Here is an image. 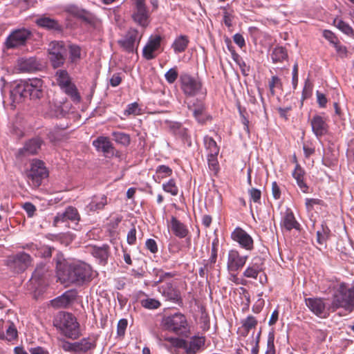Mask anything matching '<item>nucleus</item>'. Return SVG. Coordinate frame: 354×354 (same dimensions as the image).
Here are the masks:
<instances>
[{"label":"nucleus","mask_w":354,"mask_h":354,"mask_svg":"<svg viewBox=\"0 0 354 354\" xmlns=\"http://www.w3.org/2000/svg\"><path fill=\"white\" fill-rule=\"evenodd\" d=\"M43 95V82L38 78L18 84L10 92V97L15 103H19L26 97L31 100L40 99Z\"/></svg>","instance_id":"nucleus-1"},{"label":"nucleus","mask_w":354,"mask_h":354,"mask_svg":"<svg viewBox=\"0 0 354 354\" xmlns=\"http://www.w3.org/2000/svg\"><path fill=\"white\" fill-rule=\"evenodd\" d=\"M92 269L86 263L73 264L59 271V278L64 282L81 284L92 278Z\"/></svg>","instance_id":"nucleus-2"},{"label":"nucleus","mask_w":354,"mask_h":354,"mask_svg":"<svg viewBox=\"0 0 354 354\" xmlns=\"http://www.w3.org/2000/svg\"><path fill=\"white\" fill-rule=\"evenodd\" d=\"M54 326L68 338L75 339L80 336L79 324L71 313H59L54 320Z\"/></svg>","instance_id":"nucleus-3"},{"label":"nucleus","mask_w":354,"mask_h":354,"mask_svg":"<svg viewBox=\"0 0 354 354\" xmlns=\"http://www.w3.org/2000/svg\"><path fill=\"white\" fill-rule=\"evenodd\" d=\"M334 308H344L352 310L354 307V286L348 287L345 283L339 285L333 300Z\"/></svg>","instance_id":"nucleus-4"},{"label":"nucleus","mask_w":354,"mask_h":354,"mask_svg":"<svg viewBox=\"0 0 354 354\" xmlns=\"http://www.w3.org/2000/svg\"><path fill=\"white\" fill-rule=\"evenodd\" d=\"M68 48L63 41H54L48 47L49 60L54 68L61 67L65 62Z\"/></svg>","instance_id":"nucleus-5"},{"label":"nucleus","mask_w":354,"mask_h":354,"mask_svg":"<svg viewBox=\"0 0 354 354\" xmlns=\"http://www.w3.org/2000/svg\"><path fill=\"white\" fill-rule=\"evenodd\" d=\"M32 262L31 256L24 252L10 255L6 260L7 266L17 273L24 272L32 264Z\"/></svg>","instance_id":"nucleus-6"},{"label":"nucleus","mask_w":354,"mask_h":354,"mask_svg":"<svg viewBox=\"0 0 354 354\" xmlns=\"http://www.w3.org/2000/svg\"><path fill=\"white\" fill-rule=\"evenodd\" d=\"M32 36V32L26 28L16 29L6 38L5 46L8 49L24 46Z\"/></svg>","instance_id":"nucleus-7"},{"label":"nucleus","mask_w":354,"mask_h":354,"mask_svg":"<svg viewBox=\"0 0 354 354\" xmlns=\"http://www.w3.org/2000/svg\"><path fill=\"white\" fill-rule=\"evenodd\" d=\"M27 176L28 179L31 180L32 187H38L40 186L43 179L48 176V171L44 162L40 160H33Z\"/></svg>","instance_id":"nucleus-8"},{"label":"nucleus","mask_w":354,"mask_h":354,"mask_svg":"<svg viewBox=\"0 0 354 354\" xmlns=\"http://www.w3.org/2000/svg\"><path fill=\"white\" fill-rule=\"evenodd\" d=\"M162 323L166 329L177 334L182 333V330L185 329L187 325L185 315L180 313L165 317Z\"/></svg>","instance_id":"nucleus-9"},{"label":"nucleus","mask_w":354,"mask_h":354,"mask_svg":"<svg viewBox=\"0 0 354 354\" xmlns=\"http://www.w3.org/2000/svg\"><path fill=\"white\" fill-rule=\"evenodd\" d=\"M141 39L138 31L133 28H130L127 33L118 40L119 46L126 52L133 53L137 51L138 44Z\"/></svg>","instance_id":"nucleus-10"},{"label":"nucleus","mask_w":354,"mask_h":354,"mask_svg":"<svg viewBox=\"0 0 354 354\" xmlns=\"http://www.w3.org/2000/svg\"><path fill=\"white\" fill-rule=\"evenodd\" d=\"M165 340L171 344L174 347L187 348V354H195L205 344L203 337H197L190 342L187 347V342L178 337H166Z\"/></svg>","instance_id":"nucleus-11"},{"label":"nucleus","mask_w":354,"mask_h":354,"mask_svg":"<svg viewBox=\"0 0 354 354\" xmlns=\"http://www.w3.org/2000/svg\"><path fill=\"white\" fill-rule=\"evenodd\" d=\"M80 221V215L77 209L72 206L67 207L64 211L58 212L53 219V225L57 227L61 223L71 221L75 225Z\"/></svg>","instance_id":"nucleus-12"},{"label":"nucleus","mask_w":354,"mask_h":354,"mask_svg":"<svg viewBox=\"0 0 354 354\" xmlns=\"http://www.w3.org/2000/svg\"><path fill=\"white\" fill-rule=\"evenodd\" d=\"M133 21L142 27H147L149 24V12L145 0H135V8L132 14Z\"/></svg>","instance_id":"nucleus-13"},{"label":"nucleus","mask_w":354,"mask_h":354,"mask_svg":"<svg viewBox=\"0 0 354 354\" xmlns=\"http://www.w3.org/2000/svg\"><path fill=\"white\" fill-rule=\"evenodd\" d=\"M93 145L97 151L102 152L106 158L118 156V151L115 149L113 143L108 137H97L93 141Z\"/></svg>","instance_id":"nucleus-14"},{"label":"nucleus","mask_w":354,"mask_h":354,"mask_svg":"<svg viewBox=\"0 0 354 354\" xmlns=\"http://www.w3.org/2000/svg\"><path fill=\"white\" fill-rule=\"evenodd\" d=\"M248 256L240 255L236 250H231L227 256V268L230 272H235L241 268L245 263Z\"/></svg>","instance_id":"nucleus-15"},{"label":"nucleus","mask_w":354,"mask_h":354,"mask_svg":"<svg viewBox=\"0 0 354 354\" xmlns=\"http://www.w3.org/2000/svg\"><path fill=\"white\" fill-rule=\"evenodd\" d=\"M180 81L182 89L187 95H195L201 88V82L187 74L182 75Z\"/></svg>","instance_id":"nucleus-16"},{"label":"nucleus","mask_w":354,"mask_h":354,"mask_svg":"<svg viewBox=\"0 0 354 354\" xmlns=\"http://www.w3.org/2000/svg\"><path fill=\"white\" fill-rule=\"evenodd\" d=\"M232 239L237 242L241 248L251 250L253 248V239L245 230L236 227L231 234Z\"/></svg>","instance_id":"nucleus-17"},{"label":"nucleus","mask_w":354,"mask_h":354,"mask_svg":"<svg viewBox=\"0 0 354 354\" xmlns=\"http://www.w3.org/2000/svg\"><path fill=\"white\" fill-rule=\"evenodd\" d=\"M162 37L160 35L151 37L142 50V56L147 60H151L156 57V52L160 47Z\"/></svg>","instance_id":"nucleus-18"},{"label":"nucleus","mask_w":354,"mask_h":354,"mask_svg":"<svg viewBox=\"0 0 354 354\" xmlns=\"http://www.w3.org/2000/svg\"><path fill=\"white\" fill-rule=\"evenodd\" d=\"M43 143L44 141L40 138L30 139L24 144V146L19 150L18 155L27 156L37 154Z\"/></svg>","instance_id":"nucleus-19"},{"label":"nucleus","mask_w":354,"mask_h":354,"mask_svg":"<svg viewBox=\"0 0 354 354\" xmlns=\"http://www.w3.org/2000/svg\"><path fill=\"white\" fill-rule=\"evenodd\" d=\"M310 124L312 131L317 138L325 135L328 131V127L326 123V118L322 115H316L313 116Z\"/></svg>","instance_id":"nucleus-20"},{"label":"nucleus","mask_w":354,"mask_h":354,"mask_svg":"<svg viewBox=\"0 0 354 354\" xmlns=\"http://www.w3.org/2000/svg\"><path fill=\"white\" fill-rule=\"evenodd\" d=\"M305 303L309 310L319 317H324L326 313V305L321 298H306Z\"/></svg>","instance_id":"nucleus-21"},{"label":"nucleus","mask_w":354,"mask_h":354,"mask_svg":"<svg viewBox=\"0 0 354 354\" xmlns=\"http://www.w3.org/2000/svg\"><path fill=\"white\" fill-rule=\"evenodd\" d=\"M281 225L288 231L293 229L299 230L300 228V224L296 221L292 212L289 209L286 211L281 219Z\"/></svg>","instance_id":"nucleus-22"},{"label":"nucleus","mask_w":354,"mask_h":354,"mask_svg":"<svg viewBox=\"0 0 354 354\" xmlns=\"http://www.w3.org/2000/svg\"><path fill=\"white\" fill-rule=\"evenodd\" d=\"M262 270V260L259 257H254L251 263L243 272V276L247 278L257 279L259 272Z\"/></svg>","instance_id":"nucleus-23"},{"label":"nucleus","mask_w":354,"mask_h":354,"mask_svg":"<svg viewBox=\"0 0 354 354\" xmlns=\"http://www.w3.org/2000/svg\"><path fill=\"white\" fill-rule=\"evenodd\" d=\"M107 203V197L105 195L94 196L86 208L88 212H95L103 209Z\"/></svg>","instance_id":"nucleus-24"},{"label":"nucleus","mask_w":354,"mask_h":354,"mask_svg":"<svg viewBox=\"0 0 354 354\" xmlns=\"http://www.w3.org/2000/svg\"><path fill=\"white\" fill-rule=\"evenodd\" d=\"M292 175L301 191L304 193H308L309 188L304 180L305 171L299 164L296 165Z\"/></svg>","instance_id":"nucleus-25"},{"label":"nucleus","mask_w":354,"mask_h":354,"mask_svg":"<svg viewBox=\"0 0 354 354\" xmlns=\"http://www.w3.org/2000/svg\"><path fill=\"white\" fill-rule=\"evenodd\" d=\"M169 227L174 234L179 238H185L188 234L186 226L174 216L171 218Z\"/></svg>","instance_id":"nucleus-26"},{"label":"nucleus","mask_w":354,"mask_h":354,"mask_svg":"<svg viewBox=\"0 0 354 354\" xmlns=\"http://www.w3.org/2000/svg\"><path fill=\"white\" fill-rule=\"evenodd\" d=\"M19 66L22 71L32 72L38 68L39 64L34 57L22 58L19 61Z\"/></svg>","instance_id":"nucleus-27"},{"label":"nucleus","mask_w":354,"mask_h":354,"mask_svg":"<svg viewBox=\"0 0 354 354\" xmlns=\"http://www.w3.org/2000/svg\"><path fill=\"white\" fill-rule=\"evenodd\" d=\"M36 24L41 27L46 28L48 30H61L62 26L59 24V23L49 17H41L37 19Z\"/></svg>","instance_id":"nucleus-28"},{"label":"nucleus","mask_w":354,"mask_h":354,"mask_svg":"<svg viewBox=\"0 0 354 354\" xmlns=\"http://www.w3.org/2000/svg\"><path fill=\"white\" fill-rule=\"evenodd\" d=\"M270 57L273 63H281L288 59V53L285 48L277 46L272 50Z\"/></svg>","instance_id":"nucleus-29"},{"label":"nucleus","mask_w":354,"mask_h":354,"mask_svg":"<svg viewBox=\"0 0 354 354\" xmlns=\"http://www.w3.org/2000/svg\"><path fill=\"white\" fill-rule=\"evenodd\" d=\"M76 353H86L87 351L95 348V342L91 338H83L80 341L75 342Z\"/></svg>","instance_id":"nucleus-30"},{"label":"nucleus","mask_w":354,"mask_h":354,"mask_svg":"<svg viewBox=\"0 0 354 354\" xmlns=\"http://www.w3.org/2000/svg\"><path fill=\"white\" fill-rule=\"evenodd\" d=\"M162 295L170 301H178L180 299L179 292L170 283L162 287Z\"/></svg>","instance_id":"nucleus-31"},{"label":"nucleus","mask_w":354,"mask_h":354,"mask_svg":"<svg viewBox=\"0 0 354 354\" xmlns=\"http://www.w3.org/2000/svg\"><path fill=\"white\" fill-rule=\"evenodd\" d=\"M55 79L62 88L71 84V79L66 70H57L55 73Z\"/></svg>","instance_id":"nucleus-32"},{"label":"nucleus","mask_w":354,"mask_h":354,"mask_svg":"<svg viewBox=\"0 0 354 354\" xmlns=\"http://www.w3.org/2000/svg\"><path fill=\"white\" fill-rule=\"evenodd\" d=\"M189 44V39L185 35L178 37L172 44L171 47L176 53H182L185 50Z\"/></svg>","instance_id":"nucleus-33"},{"label":"nucleus","mask_w":354,"mask_h":354,"mask_svg":"<svg viewBox=\"0 0 354 354\" xmlns=\"http://www.w3.org/2000/svg\"><path fill=\"white\" fill-rule=\"evenodd\" d=\"M48 271V268L47 265L43 263H40L37 265L32 273V279H34L37 281L40 280L45 276Z\"/></svg>","instance_id":"nucleus-34"},{"label":"nucleus","mask_w":354,"mask_h":354,"mask_svg":"<svg viewBox=\"0 0 354 354\" xmlns=\"http://www.w3.org/2000/svg\"><path fill=\"white\" fill-rule=\"evenodd\" d=\"M112 136L113 137V140L123 145V146H128L131 142V138L129 134L122 133V132H117L114 131L112 133Z\"/></svg>","instance_id":"nucleus-35"},{"label":"nucleus","mask_w":354,"mask_h":354,"mask_svg":"<svg viewBox=\"0 0 354 354\" xmlns=\"http://www.w3.org/2000/svg\"><path fill=\"white\" fill-rule=\"evenodd\" d=\"M62 89H64L66 93L71 97L73 101L75 102H79L80 101L81 97L75 84L71 83L67 86L64 87Z\"/></svg>","instance_id":"nucleus-36"},{"label":"nucleus","mask_w":354,"mask_h":354,"mask_svg":"<svg viewBox=\"0 0 354 354\" xmlns=\"http://www.w3.org/2000/svg\"><path fill=\"white\" fill-rule=\"evenodd\" d=\"M217 156L213 154L207 155L208 166L209 169L214 172V175L218 176L219 173L220 166L217 159Z\"/></svg>","instance_id":"nucleus-37"},{"label":"nucleus","mask_w":354,"mask_h":354,"mask_svg":"<svg viewBox=\"0 0 354 354\" xmlns=\"http://www.w3.org/2000/svg\"><path fill=\"white\" fill-rule=\"evenodd\" d=\"M204 141L206 149L209 151L208 154H213L214 156L218 154L219 147L217 146L216 142L212 138L205 137Z\"/></svg>","instance_id":"nucleus-38"},{"label":"nucleus","mask_w":354,"mask_h":354,"mask_svg":"<svg viewBox=\"0 0 354 354\" xmlns=\"http://www.w3.org/2000/svg\"><path fill=\"white\" fill-rule=\"evenodd\" d=\"M141 306L149 310H155L160 306V302L153 298H147L140 301Z\"/></svg>","instance_id":"nucleus-39"},{"label":"nucleus","mask_w":354,"mask_h":354,"mask_svg":"<svg viewBox=\"0 0 354 354\" xmlns=\"http://www.w3.org/2000/svg\"><path fill=\"white\" fill-rule=\"evenodd\" d=\"M330 234V230L327 226L322 225V229L317 232V241L320 245L325 244L326 240L328 239Z\"/></svg>","instance_id":"nucleus-40"},{"label":"nucleus","mask_w":354,"mask_h":354,"mask_svg":"<svg viewBox=\"0 0 354 354\" xmlns=\"http://www.w3.org/2000/svg\"><path fill=\"white\" fill-rule=\"evenodd\" d=\"M242 328L244 329L246 333L249 332L250 330L256 327L257 324V321L253 316H248L245 319H243L242 322Z\"/></svg>","instance_id":"nucleus-41"},{"label":"nucleus","mask_w":354,"mask_h":354,"mask_svg":"<svg viewBox=\"0 0 354 354\" xmlns=\"http://www.w3.org/2000/svg\"><path fill=\"white\" fill-rule=\"evenodd\" d=\"M334 23L335 24V26L337 28L340 30L342 32L347 35H353V28L346 22L341 19H335L334 21Z\"/></svg>","instance_id":"nucleus-42"},{"label":"nucleus","mask_w":354,"mask_h":354,"mask_svg":"<svg viewBox=\"0 0 354 354\" xmlns=\"http://www.w3.org/2000/svg\"><path fill=\"white\" fill-rule=\"evenodd\" d=\"M162 189L165 192L171 194L172 196H176L178 194V188L174 179H170L167 183H164Z\"/></svg>","instance_id":"nucleus-43"},{"label":"nucleus","mask_w":354,"mask_h":354,"mask_svg":"<svg viewBox=\"0 0 354 354\" xmlns=\"http://www.w3.org/2000/svg\"><path fill=\"white\" fill-rule=\"evenodd\" d=\"M189 109L193 112V114L196 119L200 123H203L205 121V108L203 104L199 105L198 107L192 109L189 107Z\"/></svg>","instance_id":"nucleus-44"},{"label":"nucleus","mask_w":354,"mask_h":354,"mask_svg":"<svg viewBox=\"0 0 354 354\" xmlns=\"http://www.w3.org/2000/svg\"><path fill=\"white\" fill-rule=\"evenodd\" d=\"M71 301L70 297L64 294L61 297H57V299L52 301V304L53 306L57 308H62L66 306Z\"/></svg>","instance_id":"nucleus-45"},{"label":"nucleus","mask_w":354,"mask_h":354,"mask_svg":"<svg viewBox=\"0 0 354 354\" xmlns=\"http://www.w3.org/2000/svg\"><path fill=\"white\" fill-rule=\"evenodd\" d=\"M70 59L71 62H75L80 59L81 48L77 45H70L68 46Z\"/></svg>","instance_id":"nucleus-46"},{"label":"nucleus","mask_w":354,"mask_h":354,"mask_svg":"<svg viewBox=\"0 0 354 354\" xmlns=\"http://www.w3.org/2000/svg\"><path fill=\"white\" fill-rule=\"evenodd\" d=\"M268 86L271 94L274 95L275 94V88H282V83L281 79L276 75L272 76L269 82Z\"/></svg>","instance_id":"nucleus-47"},{"label":"nucleus","mask_w":354,"mask_h":354,"mask_svg":"<svg viewBox=\"0 0 354 354\" xmlns=\"http://www.w3.org/2000/svg\"><path fill=\"white\" fill-rule=\"evenodd\" d=\"M17 337V330L12 323L10 324L6 328L4 339L12 341Z\"/></svg>","instance_id":"nucleus-48"},{"label":"nucleus","mask_w":354,"mask_h":354,"mask_svg":"<svg viewBox=\"0 0 354 354\" xmlns=\"http://www.w3.org/2000/svg\"><path fill=\"white\" fill-rule=\"evenodd\" d=\"M156 174L158 178H164L170 176L172 174V170L168 166L160 165L156 169Z\"/></svg>","instance_id":"nucleus-49"},{"label":"nucleus","mask_w":354,"mask_h":354,"mask_svg":"<svg viewBox=\"0 0 354 354\" xmlns=\"http://www.w3.org/2000/svg\"><path fill=\"white\" fill-rule=\"evenodd\" d=\"M178 73L176 68H170L165 75L167 82L173 84L178 78Z\"/></svg>","instance_id":"nucleus-50"},{"label":"nucleus","mask_w":354,"mask_h":354,"mask_svg":"<svg viewBox=\"0 0 354 354\" xmlns=\"http://www.w3.org/2000/svg\"><path fill=\"white\" fill-rule=\"evenodd\" d=\"M218 246V239L216 238L212 243L211 257L209 260L210 265L215 263L216 261Z\"/></svg>","instance_id":"nucleus-51"},{"label":"nucleus","mask_w":354,"mask_h":354,"mask_svg":"<svg viewBox=\"0 0 354 354\" xmlns=\"http://www.w3.org/2000/svg\"><path fill=\"white\" fill-rule=\"evenodd\" d=\"M37 250H38V255L39 257L42 258H48L52 256V252L54 248L48 245H43Z\"/></svg>","instance_id":"nucleus-52"},{"label":"nucleus","mask_w":354,"mask_h":354,"mask_svg":"<svg viewBox=\"0 0 354 354\" xmlns=\"http://www.w3.org/2000/svg\"><path fill=\"white\" fill-rule=\"evenodd\" d=\"M323 201L318 198H306L305 205L308 212L312 211L315 205H322Z\"/></svg>","instance_id":"nucleus-53"},{"label":"nucleus","mask_w":354,"mask_h":354,"mask_svg":"<svg viewBox=\"0 0 354 354\" xmlns=\"http://www.w3.org/2000/svg\"><path fill=\"white\" fill-rule=\"evenodd\" d=\"M156 277L158 278L155 283L157 284L162 282L165 278H171L175 274L171 272H165L162 270H154Z\"/></svg>","instance_id":"nucleus-54"},{"label":"nucleus","mask_w":354,"mask_h":354,"mask_svg":"<svg viewBox=\"0 0 354 354\" xmlns=\"http://www.w3.org/2000/svg\"><path fill=\"white\" fill-rule=\"evenodd\" d=\"M223 15L224 17L225 24L229 28L232 26V10L230 8H224L223 9Z\"/></svg>","instance_id":"nucleus-55"},{"label":"nucleus","mask_w":354,"mask_h":354,"mask_svg":"<svg viewBox=\"0 0 354 354\" xmlns=\"http://www.w3.org/2000/svg\"><path fill=\"white\" fill-rule=\"evenodd\" d=\"M274 339V335L270 333L268 337L267 348L265 354H275Z\"/></svg>","instance_id":"nucleus-56"},{"label":"nucleus","mask_w":354,"mask_h":354,"mask_svg":"<svg viewBox=\"0 0 354 354\" xmlns=\"http://www.w3.org/2000/svg\"><path fill=\"white\" fill-rule=\"evenodd\" d=\"M94 255L99 258L102 261H105L108 257V250L106 247L97 248L94 251Z\"/></svg>","instance_id":"nucleus-57"},{"label":"nucleus","mask_w":354,"mask_h":354,"mask_svg":"<svg viewBox=\"0 0 354 354\" xmlns=\"http://www.w3.org/2000/svg\"><path fill=\"white\" fill-rule=\"evenodd\" d=\"M249 196L250 200L254 203H259L261 200V192L258 189L252 188L249 190Z\"/></svg>","instance_id":"nucleus-58"},{"label":"nucleus","mask_w":354,"mask_h":354,"mask_svg":"<svg viewBox=\"0 0 354 354\" xmlns=\"http://www.w3.org/2000/svg\"><path fill=\"white\" fill-rule=\"evenodd\" d=\"M313 91V84L309 81V80H306L305 81L304 89L302 91V97L306 99L311 95Z\"/></svg>","instance_id":"nucleus-59"},{"label":"nucleus","mask_w":354,"mask_h":354,"mask_svg":"<svg viewBox=\"0 0 354 354\" xmlns=\"http://www.w3.org/2000/svg\"><path fill=\"white\" fill-rule=\"evenodd\" d=\"M127 320L125 319H120L118 323L117 333L119 336L123 337L127 327Z\"/></svg>","instance_id":"nucleus-60"},{"label":"nucleus","mask_w":354,"mask_h":354,"mask_svg":"<svg viewBox=\"0 0 354 354\" xmlns=\"http://www.w3.org/2000/svg\"><path fill=\"white\" fill-rule=\"evenodd\" d=\"M336 52L340 57H346L347 56V48L345 46L342 45L339 42H336L333 45Z\"/></svg>","instance_id":"nucleus-61"},{"label":"nucleus","mask_w":354,"mask_h":354,"mask_svg":"<svg viewBox=\"0 0 354 354\" xmlns=\"http://www.w3.org/2000/svg\"><path fill=\"white\" fill-rule=\"evenodd\" d=\"M199 324L201 325V328L203 330H207L209 328V318L205 313H201V316L200 317Z\"/></svg>","instance_id":"nucleus-62"},{"label":"nucleus","mask_w":354,"mask_h":354,"mask_svg":"<svg viewBox=\"0 0 354 354\" xmlns=\"http://www.w3.org/2000/svg\"><path fill=\"white\" fill-rule=\"evenodd\" d=\"M23 208L26 212L28 217H32L36 211L35 206L33 204H32L31 203H28V202L25 203L24 204Z\"/></svg>","instance_id":"nucleus-63"},{"label":"nucleus","mask_w":354,"mask_h":354,"mask_svg":"<svg viewBox=\"0 0 354 354\" xmlns=\"http://www.w3.org/2000/svg\"><path fill=\"white\" fill-rule=\"evenodd\" d=\"M323 36L325 39H326L330 43L333 44V45L337 42V39L334 35V33L330 30H325L323 32Z\"/></svg>","instance_id":"nucleus-64"}]
</instances>
